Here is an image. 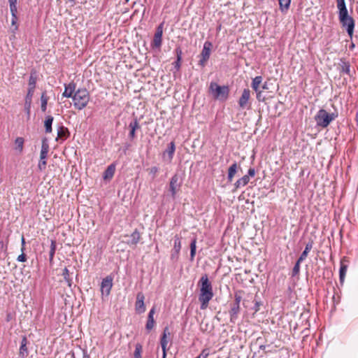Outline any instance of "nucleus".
Here are the masks:
<instances>
[{
	"mask_svg": "<svg viewBox=\"0 0 358 358\" xmlns=\"http://www.w3.org/2000/svg\"><path fill=\"white\" fill-rule=\"evenodd\" d=\"M198 286L200 287V294L199 296V301L201 303V309L205 310L207 308L209 301L213 297V291L211 282L209 281L208 277L206 274L203 275L199 282Z\"/></svg>",
	"mask_w": 358,
	"mask_h": 358,
	"instance_id": "1",
	"label": "nucleus"
},
{
	"mask_svg": "<svg viewBox=\"0 0 358 358\" xmlns=\"http://www.w3.org/2000/svg\"><path fill=\"white\" fill-rule=\"evenodd\" d=\"M90 96L85 88H80L75 91L72 97L73 106L78 110H83L89 103Z\"/></svg>",
	"mask_w": 358,
	"mask_h": 358,
	"instance_id": "2",
	"label": "nucleus"
},
{
	"mask_svg": "<svg viewBox=\"0 0 358 358\" xmlns=\"http://www.w3.org/2000/svg\"><path fill=\"white\" fill-rule=\"evenodd\" d=\"M242 300L241 291H236L234 293V301L229 304L230 309L229 314L230 317V322L235 324L238 318L241 313V302Z\"/></svg>",
	"mask_w": 358,
	"mask_h": 358,
	"instance_id": "3",
	"label": "nucleus"
},
{
	"mask_svg": "<svg viewBox=\"0 0 358 358\" xmlns=\"http://www.w3.org/2000/svg\"><path fill=\"white\" fill-rule=\"evenodd\" d=\"M209 90L215 99L224 101L228 99L229 89L228 86H220L216 83L210 84Z\"/></svg>",
	"mask_w": 358,
	"mask_h": 358,
	"instance_id": "4",
	"label": "nucleus"
},
{
	"mask_svg": "<svg viewBox=\"0 0 358 358\" xmlns=\"http://www.w3.org/2000/svg\"><path fill=\"white\" fill-rule=\"evenodd\" d=\"M337 117L335 113H329L324 109H320L315 116L317 126L326 128Z\"/></svg>",
	"mask_w": 358,
	"mask_h": 358,
	"instance_id": "5",
	"label": "nucleus"
},
{
	"mask_svg": "<svg viewBox=\"0 0 358 358\" xmlns=\"http://www.w3.org/2000/svg\"><path fill=\"white\" fill-rule=\"evenodd\" d=\"M338 18L342 26L346 28L348 35L352 38L355 28V20L348 15V10L339 11Z\"/></svg>",
	"mask_w": 358,
	"mask_h": 358,
	"instance_id": "6",
	"label": "nucleus"
},
{
	"mask_svg": "<svg viewBox=\"0 0 358 358\" xmlns=\"http://www.w3.org/2000/svg\"><path fill=\"white\" fill-rule=\"evenodd\" d=\"M212 47L213 44L210 41H206L203 44L202 51L199 56L200 60L199 61V65L202 68L206 65V63L210 58Z\"/></svg>",
	"mask_w": 358,
	"mask_h": 358,
	"instance_id": "7",
	"label": "nucleus"
},
{
	"mask_svg": "<svg viewBox=\"0 0 358 358\" xmlns=\"http://www.w3.org/2000/svg\"><path fill=\"white\" fill-rule=\"evenodd\" d=\"M250 91L249 89H244L241 97L238 100L239 107L242 109H249L250 107Z\"/></svg>",
	"mask_w": 358,
	"mask_h": 358,
	"instance_id": "8",
	"label": "nucleus"
},
{
	"mask_svg": "<svg viewBox=\"0 0 358 358\" xmlns=\"http://www.w3.org/2000/svg\"><path fill=\"white\" fill-rule=\"evenodd\" d=\"M170 335L169 329L168 327L164 329L163 333L160 338V345L162 349V358L166 357V352L168 350L169 339L168 336Z\"/></svg>",
	"mask_w": 358,
	"mask_h": 358,
	"instance_id": "9",
	"label": "nucleus"
},
{
	"mask_svg": "<svg viewBox=\"0 0 358 358\" xmlns=\"http://www.w3.org/2000/svg\"><path fill=\"white\" fill-rule=\"evenodd\" d=\"M113 287V278L110 275L106 276L102 280L101 283V292L102 295L108 296Z\"/></svg>",
	"mask_w": 358,
	"mask_h": 358,
	"instance_id": "10",
	"label": "nucleus"
},
{
	"mask_svg": "<svg viewBox=\"0 0 358 358\" xmlns=\"http://www.w3.org/2000/svg\"><path fill=\"white\" fill-rule=\"evenodd\" d=\"M163 27H164V22H162L156 29V31L154 35L153 41L152 42V45L154 48H159L162 45Z\"/></svg>",
	"mask_w": 358,
	"mask_h": 358,
	"instance_id": "11",
	"label": "nucleus"
},
{
	"mask_svg": "<svg viewBox=\"0 0 358 358\" xmlns=\"http://www.w3.org/2000/svg\"><path fill=\"white\" fill-rule=\"evenodd\" d=\"M176 151V145L173 141H171L169 145L167 148L163 152V159L169 163H170L173 158Z\"/></svg>",
	"mask_w": 358,
	"mask_h": 358,
	"instance_id": "12",
	"label": "nucleus"
},
{
	"mask_svg": "<svg viewBox=\"0 0 358 358\" xmlns=\"http://www.w3.org/2000/svg\"><path fill=\"white\" fill-rule=\"evenodd\" d=\"M180 187V183L179 182V176L177 174H174L170 180L169 183V190L171 192V196L173 198H175L177 192L178 191Z\"/></svg>",
	"mask_w": 358,
	"mask_h": 358,
	"instance_id": "13",
	"label": "nucleus"
},
{
	"mask_svg": "<svg viewBox=\"0 0 358 358\" xmlns=\"http://www.w3.org/2000/svg\"><path fill=\"white\" fill-rule=\"evenodd\" d=\"M145 296L142 292H138L136 295V301L135 303V310L138 313H143L145 311L144 304Z\"/></svg>",
	"mask_w": 358,
	"mask_h": 358,
	"instance_id": "14",
	"label": "nucleus"
},
{
	"mask_svg": "<svg viewBox=\"0 0 358 358\" xmlns=\"http://www.w3.org/2000/svg\"><path fill=\"white\" fill-rule=\"evenodd\" d=\"M28 340L27 338L24 336L21 341V344L19 350V355L21 358H26L28 356V348H27Z\"/></svg>",
	"mask_w": 358,
	"mask_h": 358,
	"instance_id": "15",
	"label": "nucleus"
},
{
	"mask_svg": "<svg viewBox=\"0 0 358 358\" xmlns=\"http://www.w3.org/2000/svg\"><path fill=\"white\" fill-rule=\"evenodd\" d=\"M70 136L69 129L64 126L62 125L59 127L57 129V141L62 140V141L67 139Z\"/></svg>",
	"mask_w": 358,
	"mask_h": 358,
	"instance_id": "16",
	"label": "nucleus"
},
{
	"mask_svg": "<svg viewBox=\"0 0 358 358\" xmlns=\"http://www.w3.org/2000/svg\"><path fill=\"white\" fill-rule=\"evenodd\" d=\"M65 89L62 93L64 97L72 98L76 91V84L73 82H71L68 85H65Z\"/></svg>",
	"mask_w": 358,
	"mask_h": 358,
	"instance_id": "17",
	"label": "nucleus"
},
{
	"mask_svg": "<svg viewBox=\"0 0 358 358\" xmlns=\"http://www.w3.org/2000/svg\"><path fill=\"white\" fill-rule=\"evenodd\" d=\"M250 179L248 178V176H243L242 178L237 180L236 182L234 184V189L232 190V192H234L241 187L247 185Z\"/></svg>",
	"mask_w": 358,
	"mask_h": 358,
	"instance_id": "18",
	"label": "nucleus"
},
{
	"mask_svg": "<svg viewBox=\"0 0 358 358\" xmlns=\"http://www.w3.org/2000/svg\"><path fill=\"white\" fill-rule=\"evenodd\" d=\"M340 72L344 73L350 77L352 76L350 69V64L348 62L341 59L339 63Z\"/></svg>",
	"mask_w": 358,
	"mask_h": 358,
	"instance_id": "19",
	"label": "nucleus"
},
{
	"mask_svg": "<svg viewBox=\"0 0 358 358\" xmlns=\"http://www.w3.org/2000/svg\"><path fill=\"white\" fill-rule=\"evenodd\" d=\"M36 81H37L36 71L34 70H32L31 71L29 79L28 89L35 90Z\"/></svg>",
	"mask_w": 358,
	"mask_h": 358,
	"instance_id": "20",
	"label": "nucleus"
},
{
	"mask_svg": "<svg viewBox=\"0 0 358 358\" xmlns=\"http://www.w3.org/2000/svg\"><path fill=\"white\" fill-rule=\"evenodd\" d=\"M129 240L127 241L128 245H136L140 239L141 234L137 229H135L133 233L129 236Z\"/></svg>",
	"mask_w": 358,
	"mask_h": 358,
	"instance_id": "21",
	"label": "nucleus"
},
{
	"mask_svg": "<svg viewBox=\"0 0 358 358\" xmlns=\"http://www.w3.org/2000/svg\"><path fill=\"white\" fill-rule=\"evenodd\" d=\"M238 165L236 162H234L228 169L227 180L228 182H232L234 176L237 173Z\"/></svg>",
	"mask_w": 358,
	"mask_h": 358,
	"instance_id": "22",
	"label": "nucleus"
},
{
	"mask_svg": "<svg viewBox=\"0 0 358 358\" xmlns=\"http://www.w3.org/2000/svg\"><path fill=\"white\" fill-rule=\"evenodd\" d=\"M115 171V166L113 164L109 165L103 173V179L104 180L111 179L114 176Z\"/></svg>",
	"mask_w": 358,
	"mask_h": 358,
	"instance_id": "23",
	"label": "nucleus"
},
{
	"mask_svg": "<svg viewBox=\"0 0 358 358\" xmlns=\"http://www.w3.org/2000/svg\"><path fill=\"white\" fill-rule=\"evenodd\" d=\"M54 120V117L51 115H47L44 121V127L45 133L50 134L52 131V124Z\"/></svg>",
	"mask_w": 358,
	"mask_h": 358,
	"instance_id": "24",
	"label": "nucleus"
},
{
	"mask_svg": "<svg viewBox=\"0 0 358 358\" xmlns=\"http://www.w3.org/2000/svg\"><path fill=\"white\" fill-rule=\"evenodd\" d=\"M49 151V145L46 138L42 140L40 158L47 157Z\"/></svg>",
	"mask_w": 358,
	"mask_h": 358,
	"instance_id": "25",
	"label": "nucleus"
},
{
	"mask_svg": "<svg viewBox=\"0 0 358 358\" xmlns=\"http://www.w3.org/2000/svg\"><path fill=\"white\" fill-rule=\"evenodd\" d=\"M279 8L282 13H287L289 9L291 0H278Z\"/></svg>",
	"mask_w": 358,
	"mask_h": 358,
	"instance_id": "26",
	"label": "nucleus"
},
{
	"mask_svg": "<svg viewBox=\"0 0 358 358\" xmlns=\"http://www.w3.org/2000/svg\"><path fill=\"white\" fill-rule=\"evenodd\" d=\"M174 245H173V249L174 253H176V255H178L181 249V236L176 234L174 236Z\"/></svg>",
	"mask_w": 358,
	"mask_h": 358,
	"instance_id": "27",
	"label": "nucleus"
},
{
	"mask_svg": "<svg viewBox=\"0 0 358 358\" xmlns=\"http://www.w3.org/2000/svg\"><path fill=\"white\" fill-rule=\"evenodd\" d=\"M176 61L174 62L175 68L178 70L180 68L181 66V60H182V51L180 48H177L176 49Z\"/></svg>",
	"mask_w": 358,
	"mask_h": 358,
	"instance_id": "28",
	"label": "nucleus"
},
{
	"mask_svg": "<svg viewBox=\"0 0 358 358\" xmlns=\"http://www.w3.org/2000/svg\"><path fill=\"white\" fill-rule=\"evenodd\" d=\"M62 275L68 286L71 287L73 285V278L71 277L69 270L66 267L63 269Z\"/></svg>",
	"mask_w": 358,
	"mask_h": 358,
	"instance_id": "29",
	"label": "nucleus"
},
{
	"mask_svg": "<svg viewBox=\"0 0 358 358\" xmlns=\"http://www.w3.org/2000/svg\"><path fill=\"white\" fill-rule=\"evenodd\" d=\"M348 270V266L344 264L342 262H341V267L339 270V279L341 284L343 283Z\"/></svg>",
	"mask_w": 358,
	"mask_h": 358,
	"instance_id": "30",
	"label": "nucleus"
},
{
	"mask_svg": "<svg viewBox=\"0 0 358 358\" xmlns=\"http://www.w3.org/2000/svg\"><path fill=\"white\" fill-rule=\"evenodd\" d=\"M312 248H313V243L312 242H308L306 245L305 250H303V252L301 253L300 257L299 258V259H298L299 262H302V261H303L307 257L308 254Z\"/></svg>",
	"mask_w": 358,
	"mask_h": 358,
	"instance_id": "31",
	"label": "nucleus"
},
{
	"mask_svg": "<svg viewBox=\"0 0 358 358\" xmlns=\"http://www.w3.org/2000/svg\"><path fill=\"white\" fill-rule=\"evenodd\" d=\"M49 97L46 95V92H44L42 93L41 96V108L43 112H45L47 110V105Z\"/></svg>",
	"mask_w": 358,
	"mask_h": 358,
	"instance_id": "32",
	"label": "nucleus"
},
{
	"mask_svg": "<svg viewBox=\"0 0 358 358\" xmlns=\"http://www.w3.org/2000/svg\"><path fill=\"white\" fill-rule=\"evenodd\" d=\"M190 260L193 261L196 255V238H194L190 243Z\"/></svg>",
	"mask_w": 358,
	"mask_h": 358,
	"instance_id": "33",
	"label": "nucleus"
},
{
	"mask_svg": "<svg viewBox=\"0 0 358 358\" xmlns=\"http://www.w3.org/2000/svg\"><path fill=\"white\" fill-rule=\"evenodd\" d=\"M56 249H57L56 241L55 240H51L50 250V252H49V260H50V263H52L53 261Z\"/></svg>",
	"mask_w": 358,
	"mask_h": 358,
	"instance_id": "34",
	"label": "nucleus"
},
{
	"mask_svg": "<svg viewBox=\"0 0 358 358\" xmlns=\"http://www.w3.org/2000/svg\"><path fill=\"white\" fill-rule=\"evenodd\" d=\"M262 82V76H256L255 78L252 79V87L255 91L257 92L259 88V85Z\"/></svg>",
	"mask_w": 358,
	"mask_h": 358,
	"instance_id": "35",
	"label": "nucleus"
},
{
	"mask_svg": "<svg viewBox=\"0 0 358 358\" xmlns=\"http://www.w3.org/2000/svg\"><path fill=\"white\" fill-rule=\"evenodd\" d=\"M17 12L11 13V15H12L11 24H12V27H13L11 28V31L13 34H15V31L18 29V26L17 25Z\"/></svg>",
	"mask_w": 358,
	"mask_h": 358,
	"instance_id": "36",
	"label": "nucleus"
},
{
	"mask_svg": "<svg viewBox=\"0 0 358 358\" xmlns=\"http://www.w3.org/2000/svg\"><path fill=\"white\" fill-rule=\"evenodd\" d=\"M15 143L16 145L15 149L18 150L20 152H22L24 145V138L22 137H17L15 141Z\"/></svg>",
	"mask_w": 358,
	"mask_h": 358,
	"instance_id": "37",
	"label": "nucleus"
},
{
	"mask_svg": "<svg viewBox=\"0 0 358 358\" xmlns=\"http://www.w3.org/2000/svg\"><path fill=\"white\" fill-rule=\"evenodd\" d=\"M143 347L140 343H137L135 346L134 352V358H141Z\"/></svg>",
	"mask_w": 358,
	"mask_h": 358,
	"instance_id": "38",
	"label": "nucleus"
},
{
	"mask_svg": "<svg viewBox=\"0 0 358 358\" xmlns=\"http://www.w3.org/2000/svg\"><path fill=\"white\" fill-rule=\"evenodd\" d=\"M254 301H255V305L252 308V310H254V313H257L260 310V307L263 305V303L261 301L257 300V295L255 296Z\"/></svg>",
	"mask_w": 358,
	"mask_h": 358,
	"instance_id": "39",
	"label": "nucleus"
},
{
	"mask_svg": "<svg viewBox=\"0 0 358 358\" xmlns=\"http://www.w3.org/2000/svg\"><path fill=\"white\" fill-rule=\"evenodd\" d=\"M148 173L151 176L152 179H155L159 171V169L157 166H152L148 169Z\"/></svg>",
	"mask_w": 358,
	"mask_h": 358,
	"instance_id": "40",
	"label": "nucleus"
},
{
	"mask_svg": "<svg viewBox=\"0 0 358 358\" xmlns=\"http://www.w3.org/2000/svg\"><path fill=\"white\" fill-rule=\"evenodd\" d=\"M129 127L134 130H137L140 129V124L138 123V121L136 118L134 119L129 124Z\"/></svg>",
	"mask_w": 358,
	"mask_h": 358,
	"instance_id": "41",
	"label": "nucleus"
},
{
	"mask_svg": "<svg viewBox=\"0 0 358 358\" xmlns=\"http://www.w3.org/2000/svg\"><path fill=\"white\" fill-rule=\"evenodd\" d=\"M336 3H337V8H338V12L341 10H348L346 5H345V0H336Z\"/></svg>",
	"mask_w": 358,
	"mask_h": 358,
	"instance_id": "42",
	"label": "nucleus"
},
{
	"mask_svg": "<svg viewBox=\"0 0 358 358\" xmlns=\"http://www.w3.org/2000/svg\"><path fill=\"white\" fill-rule=\"evenodd\" d=\"M17 0H8L10 13L17 12Z\"/></svg>",
	"mask_w": 358,
	"mask_h": 358,
	"instance_id": "43",
	"label": "nucleus"
},
{
	"mask_svg": "<svg viewBox=\"0 0 358 358\" xmlns=\"http://www.w3.org/2000/svg\"><path fill=\"white\" fill-rule=\"evenodd\" d=\"M34 93V90H27V94L25 96L24 102L31 103L32 102V97Z\"/></svg>",
	"mask_w": 358,
	"mask_h": 358,
	"instance_id": "44",
	"label": "nucleus"
},
{
	"mask_svg": "<svg viewBox=\"0 0 358 358\" xmlns=\"http://www.w3.org/2000/svg\"><path fill=\"white\" fill-rule=\"evenodd\" d=\"M47 157H43V158H40V161H39V163H38V168L40 171H43L45 169L46 167V164H47V162H46V159Z\"/></svg>",
	"mask_w": 358,
	"mask_h": 358,
	"instance_id": "45",
	"label": "nucleus"
},
{
	"mask_svg": "<svg viewBox=\"0 0 358 358\" xmlns=\"http://www.w3.org/2000/svg\"><path fill=\"white\" fill-rule=\"evenodd\" d=\"M31 106V103L24 102V110L26 111L28 118L30 117Z\"/></svg>",
	"mask_w": 358,
	"mask_h": 358,
	"instance_id": "46",
	"label": "nucleus"
},
{
	"mask_svg": "<svg viewBox=\"0 0 358 358\" xmlns=\"http://www.w3.org/2000/svg\"><path fill=\"white\" fill-rule=\"evenodd\" d=\"M155 321H148L147 320V322H146V324H145V329L148 331L152 330L153 329V327H155Z\"/></svg>",
	"mask_w": 358,
	"mask_h": 358,
	"instance_id": "47",
	"label": "nucleus"
},
{
	"mask_svg": "<svg viewBox=\"0 0 358 358\" xmlns=\"http://www.w3.org/2000/svg\"><path fill=\"white\" fill-rule=\"evenodd\" d=\"M155 313V308L153 307L149 312L148 315V321H155L154 314Z\"/></svg>",
	"mask_w": 358,
	"mask_h": 358,
	"instance_id": "48",
	"label": "nucleus"
},
{
	"mask_svg": "<svg viewBox=\"0 0 358 358\" xmlns=\"http://www.w3.org/2000/svg\"><path fill=\"white\" fill-rule=\"evenodd\" d=\"M301 262H299V260H297L296 263L295 264L294 268H292V275H296L299 273V264H300Z\"/></svg>",
	"mask_w": 358,
	"mask_h": 358,
	"instance_id": "49",
	"label": "nucleus"
},
{
	"mask_svg": "<svg viewBox=\"0 0 358 358\" xmlns=\"http://www.w3.org/2000/svg\"><path fill=\"white\" fill-rule=\"evenodd\" d=\"M256 174V171L255 168H250L248 171V173L245 176H248V178H253Z\"/></svg>",
	"mask_w": 358,
	"mask_h": 358,
	"instance_id": "50",
	"label": "nucleus"
},
{
	"mask_svg": "<svg viewBox=\"0 0 358 358\" xmlns=\"http://www.w3.org/2000/svg\"><path fill=\"white\" fill-rule=\"evenodd\" d=\"M209 355V352L207 349H204L201 351V352L199 354V356L196 357L199 358H207V357Z\"/></svg>",
	"mask_w": 358,
	"mask_h": 358,
	"instance_id": "51",
	"label": "nucleus"
},
{
	"mask_svg": "<svg viewBox=\"0 0 358 358\" xmlns=\"http://www.w3.org/2000/svg\"><path fill=\"white\" fill-rule=\"evenodd\" d=\"M17 260L18 262H24L27 261V256L24 253H22L21 255H20L17 258Z\"/></svg>",
	"mask_w": 358,
	"mask_h": 358,
	"instance_id": "52",
	"label": "nucleus"
},
{
	"mask_svg": "<svg viewBox=\"0 0 358 358\" xmlns=\"http://www.w3.org/2000/svg\"><path fill=\"white\" fill-rule=\"evenodd\" d=\"M257 93V99L258 101H264V97H262V92L259 91V90H257V92H256Z\"/></svg>",
	"mask_w": 358,
	"mask_h": 358,
	"instance_id": "53",
	"label": "nucleus"
},
{
	"mask_svg": "<svg viewBox=\"0 0 358 358\" xmlns=\"http://www.w3.org/2000/svg\"><path fill=\"white\" fill-rule=\"evenodd\" d=\"M129 137L131 139H134L136 137V130L130 129V132L129 134Z\"/></svg>",
	"mask_w": 358,
	"mask_h": 358,
	"instance_id": "54",
	"label": "nucleus"
},
{
	"mask_svg": "<svg viewBox=\"0 0 358 358\" xmlns=\"http://www.w3.org/2000/svg\"><path fill=\"white\" fill-rule=\"evenodd\" d=\"M25 244V241H24V236L22 237V251H23L24 250V245Z\"/></svg>",
	"mask_w": 358,
	"mask_h": 358,
	"instance_id": "55",
	"label": "nucleus"
},
{
	"mask_svg": "<svg viewBox=\"0 0 358 358\" xmlns=\"http://www.w3.org/2000/svg\"><path fill=\"white\" fill-rule=\"evenodd\" d=\"M354 47H355L354 43H352V45H351V47H350V48H354Z\"/></svg>",
	"mask_w": 358,
	"mask_h": 358,
	"instance_id": "56",
	"label": "nucleus"
},
{
	"mask_svg": "<svg viewBox=\"0 0 358 358\" xmlns=\"http://www.w3.org/2000/svg\"><path fill=\"white\" fill-rule=\"evenodd\" d=\"M75 0H69L70 2H74Z\"/></svg>",
	"mask_w": 358,
	"mask_h": 358,
	"instance_id": "57",
	"label": "nucleus"
},
{
	"mask_svg": "<svg viewBox=\"0 0 358 358\" xmlns=\"http://www.w3.org/2000/svg\"><path fill=\"white\" fill-rule=\"evenodd\" d=\"M262 87H263V89H265V88H266V85H264L262 86Z\"/></svg>",
	"mask_w": 358,
	"mask_h": 358,
	"instance_id": "58",
	"label": "nucleus"
},
{
	"mask_svg": "<svg viewBox=\"0 0 358 358\" xmlns=\"http://www.w3.org/2000/svg\"><path fill=\"white\" fill-rule=\"evenodd\" d=\"M171 257H174V253L171 254Z\"/></svg>",
	"mask_w": 358,
	"mask_h": 358,
	"instance_id": "59",
	"label": "nucleus"
},
{
	"mask_svg": "<svg viewBox=\"0 0 358 358\" xmlns=\"http://www.w3.org/2000/svg\"><path fill=\"white\" fill-rule=\"evenodd\" d=\"M124 1H125V2H127V3L129 1V0H124Z\"/></svg>",
	"mask_w": 358,
	"mask_h": 358,
	"instance_id": "60",
	"label": "nucleus"
},
{
	"mask_svg": "<svg viewBox=\"0 0 358 358\" xmlns=\"http://www.w3.org/2000/svg\"><path fill=\"white\" fill-rule=\"evenodd\" d=\"M195 358H199V357H195Z\"/></svg>",
	"mask_w": 358,
	"mask_h": 358,
	"instance_id": "61",
	"label": "nucleus"
}]
</instances>
